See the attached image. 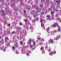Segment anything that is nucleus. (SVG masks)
Segmentation results:
<instances>
[{"label": "nucleus", "mask_w": 61, "mask_h": 61, "mask_svg": "<svg viewBox=\"0 0 61 61\" xmlns=\"http://www.w3.org/2000/svg\"><path fill=\"white\" fill-rule=\"evenodd\" d=\"M56 26H57L58 27V29L57 30L58 31V32H60L61 31V30H60V27L58 25V24H57V23H55L53 25V27H55Z\"/></svg>", "instance_id": "obj_1"}, {"label": "nucleus", "mask_w": 61, "mask_h": 61, "mask_svg": "<svg viewBox=\"0 0 61 61\" xmlns=\"http://www.w3.org/2000/svg\"><path fill=\"white\" fill-rule=\"evenodd\" d=\"M33 41V40L30 39L29 41L28 42V44L30 45V44H31V42H32V41Z\"/></svg>", "instance_id": "obj_2"}, {"label": "nucleus", "mask_w": 61, "mask_h": 61, "mask_svg": "<svg viewBox=\"0 0 61 61\" xmlns=\"http://www.w3.org/2000/svg\"><path fill=\"white\" fill-rule=\"evenodd\" d=\"M49 30H50V28L48 27V28H47L46 30V31H47V32L48 33H50V32L49 31Z\"/></svg>", "instance_id": "obj_3"}, {"label": "nucleus", "mask_w": 61, "mask_h": 61, "mask_svg": "<svg viewBox=\"0 0 61 61\" xmlns=\"http://www.w3.org/2000/svg\"><path fill=\"white\" fill-rule=\"evenodd\" d=\"M60 37L59 36H58L56 38H54V39L55 40H57V39H58Z\"/></svg>", "instance_id": "obj_4"}, {"label": "nucleus", "mask_w": 61, "mask_h": 61, "mask_svg": "<svg viewBox=\"0 0 61 61\" xmlns=\"http://www.w3.org/2000/svg\"><path fill=\"white\" fill-rule=\"evenodd\" d=\"M50 41V43H54V41H53V40L52 39H51Z\"/></svg>", "instance_id": "obj_5"}, {"label": "nucleus", "mask_w": 61, "mask_h": 61, "mask_svg": "<svg viewBox=\"0 0 61 61\" xmlns=\"http://www.w3.org/2000/svg\"><path fill=\"white\" fill-rule=\"evenodd\" d=\"M45 20H42V19H41V23H42L43 22H45Z\"/></svg>", "instance_id": "obj_6"}, {"label": "nucleus", "mask_w": 61, "mask_h": 61, "mask_svg": "<svg viewBox=\"0 0 61 61\" xmlns=\"http://www.w3.org/2000/svg\"><path fill=\"white\" fill-rule=\"evenodd\" d=\"M57 31L56 30H54V31H51V33L52 34H53L54 32H56Z\"/></svg>", "instance_id": "obj_7"}, {"label": "nucleus", "mask_w": 61, "mask_h": 61, "mask_svg": "<svg viewBox=\"0 0 61 61\" xmlns=\"http://www.w3.org/2000/svg\"><path fill=\"white\" fill-rule=\"evenodd\" d=\"M2 49L4 52L6 51V50L5 49L4 50V47H3L2 49Z\"/></svg>", "instance_id": "obj_8"}, {"label": "nucleus", "mask_w": 61, "mask_h": 61, "mask_svg": "<svg viewBox=\"0 0 61 61\" xmlns=\"http://www.w3.org/2000/svg\"><path fill=\"white\" fill-rule=\"evenodd\" d=\"M49 55H50L51 56H52V55H53V52H50L49 53Z\"/></svg>", "instance_id": "obj_9"}, {"label": "nucleus", "mask_w": 61, "mask_h": 61, "mask_svg": "<svg viewBox=\"0 0 61 61\" xmlns=\"http://www.w3.org/2000/svg\"><path fill=\"white\" fill-rule=\"evenodd\" d=\"M5 40H8V38L7 37H6L5 38Z\"/></svg>", "instance_id": "obj_10"}, {"label": "nucleus", "mask_w": 61, "mask_h": 61, "mask_svg": "<svg viewBox=\"0 0 61 61\" xmlns=\"http://www.w3.org/2000/svg\"><path fill=\"white\" fill-rule=\"evenodd\" d=\"M41 26L43 27L44 26V24H42L41 23Z\"/></svg>", "instance_id": "obj_11"}, {"label": "nucleus", "mask_w": 61, "mask_h": 61, "mask_svg": "<svg viewBox=\"0 0 61 61\" xmlns=\"http://www.w3.org/2000/svg\"><path fill=\"white\" fill-rule=\"evenodd\" d=\"M47 17L48 19H49L50 17V15H48L47 16Z\"/></svg>", "instance_id": "obj_12"}, {"label": "nucleus", "mask_w": 61, "mask_h": 61, "mask_svg": "<svg viewBox=\"0 0 61 61\" xmlns=\"http://www.w3.org/2000/svg\"><path fill=\"white\" fill-rule=\"evenodd\" d=\"M12 49L13 51H15V48L14 47H13Z\"/></svg>", "instance_id": "obj_13"}, {"label": "nucleus", "mask_w": 61, "mask_h": 61, "mask_svg": "<svg viewBox=\"0 0 61 61\" xmlns=\"http://www.w3.org/2000/svg\"><path fill=\"white\" fill-rule=\"evenodd\" d=\"M51 15H53L54 14V11H53L52 12L51 11Z\"/></svg>", "instance_id": "obj_14"}, {"label": "nucleus", "mask_w": 61, "mask_h": 61, "mask_svg": "<svg viewBox=\"0 0 61 61\" xmlns=\"http://www.w3.org/2000/svg\"><path fill=\"white\" fill-rule=\"evenodd\" d=\"M56 2L57 3V4H59V3H60V1H56Z\"/></svg>", "instance_id": "obj_15"}, {"label": "nucleus", "mask_w": 61, "mask_h": 61, "mask_svg": "<svg viewBox=\"0 0 61 61\" xmlns=\"http://www.w3.org/2000/svg\"><path fill=\"white\" fill-rule=\"evenodd\" d=\"M43 49L44 48H43V47H42L41 48V50H43Z\"/></svg>", "instance_id": "obj_16"}, {"label": "nucleus", "mask_w": 61, "mask_h": 61, "mask_svg": "<svg viewBox=\"0 0 61 61\" xmlns=\"http://www.w3.org/2000/svg\"><path fill=\"white\" fill-rule=\"evenodd\" d=\"M48 47H47V46H45V48L46 49H47V48Z\"/></svg>", "instance_id": "obj_17"}, {"label": "nucleus", "mask_w": 61, "mask_h": 61, "mask_svg": "<svg viewBox=\"0 0 61 61\" xmlns=\"http://www.w3.org/2000/svg\"><path fill=\"white\" fill-rule=\"evenodd\" d=\"M23 43V42H22L21 41L20 42V44H22Z\"/></svg>", "instance_id": "obj_18"}, {"label": "nucleus", "mask_w": 61, "mask_h": 61, "mask_svg": "<svg viewBox=\"0 0 61 61\" xmlns=\"http://www.w3.org/2000/svg\"><path fill=\"white\" fill-rule=\"evenodd\" d=\"M36 44V43L34 41L33 42V45H35Z\"/></svg>", "instance_id": "obj_19"}, {"label": "nucleus", "mask_w": 61, "mask_h": 61, "mask_svg": "<svg viewBox=\"0 0 61 61\" xmlns=\"http://www.w3.org/2000/svg\"><path fill=\"white\" fill-rule=\"evenodd\" d=\"M24 20L25 22H26V21H27V19H26V20Z\"/></svg>", "instance_id": "obj_20"}, {"label": "nucleus", "mask_w": 61, "mask_h": 61, "mask_svg": "<svg viewBox=\"0 0 61 61\" xmlns=\"http://www.w3.org/2000/svg\"><path fill=\"white\" fill-rule=\"evenodd\" d=\"M38 39H39H39H41V38L39 37H38L37 38Z\"/></svg>", "instance_id": "obj_21"}, {"label": "nucleus", "mask_w": 61, "mask_h": 61, "mask_svg": "<svg viewBox=\"0 0 61 61\" xmlns=\"http://www.w3.org/2000/svg\"><path fill=\"white\" fill-rule=\"evenodd\" d=\"M42 41H45V40H44V39H42Z\"/></svg>", "instance_id": "obj_22"}, {"label": "nucleus", "mask_w": 61, "mask_h": 61, "mask_svg": "<svg viewBox=\"0 0 61 61\" xmlns=\"http://www.w3.org/2000/svg\"><path fill=\"white\" fill-rule=\"evenodd\" d=\"M56 53V51L53 52V53L54 54H55Z\"/></svg>", "instance_id": "obj_23"}, {"label": "nucleus", "mask_w": 61, "mask_h": 61, "mask_svg": "<svg viewBox=\"0 0 61 61\" xmlns=\"http://www.w3.org/2000/svg\"><path fill=\"white\" fill-rule=\"evenodd\" d=\"M19 24L20 25H22V23H20Z\"/></svg>", "instance_id": "obj_24"}, {"label": "nucleus", "mask_w": 61, "mask_h": 61, "mask_svg": "<svg viewBox=\"0 0 61 61\" xmlns=\"http://www.w3.org/2000/svg\"><path fill=\"white\" fill-rule=\"evenodd\" d=\"M8 26H10V24H9L8 25Z\"/></svg>", "instance_id": "obj_25"}, {"label": "nucleus", "mask_w": 61, "mask_h": 61, "mask_svg": "<svg viewBox=\"0 0 61 61\" xmlns=\"http://www.w3.org/2000/svg\"><path fill=\"white\" fill-rule=\"evenodd\" d=\"M15 33V31H14L13 32H12L11 33V34H14V33Z\"/></svg>", "instance_id": "obj_26"}, {"label": "nucleus", "mask_w": 61, "mask_h": 61, "mask_svg": "<svg viewBox=\"0 0 61 61\" xmlns=\"http://www.w3.org/2000/svg\"><path fill=\"white\" fill-rule=\"evenodd\" d=\"M40 7H42L43 6V5H40Z\"/></svg>", "instance_id": "obj_27"}, {"label": "nucleus", "mask_w": 61, "mask_h": 61, "mask_svg": "<svg viewBox=\"0 0 61 61\" xmlns=\"http://www.w3.org/2000/svg\"><path fill=\"white\" fill-rule=\"evenodd\" d=\"M33 22V23H34L35 21V20H33V21H32Z\"/></svg>", "instance_id": "obj_28"}, {"label": "nucleus", "mask_w": 61, "mask_h": 61, "mask_svg": "<svg viewBox=\"0 0 61 61\" xmlns=\"http://www.w3.org/2000/svg\"><path fill=\"white\" fill-rule=\"evenodd\" d=\"M57 19L58 20H60V19L59 18H57Z\"/></svg>", "instance_id": "obj_29"}, {"label": "nucleus", "mask_w": 61, "mask_h": 61, "mask_svg": "<svg viewBox=\"0 0 61 61\" xmlns=\"http://www.w3.org/2000/svg\"><path fill=\"white\" fill-rule=\"evenodd\" d=\"M42 53H43V54H44L45 53V52L44 51H42Z\"/></svg>", "instance_id": "obj_30"}, {"label": "nucleus", "mask_w": 61, "mask_h": 61, "mask_svg": "<svg viewBox=\"0 0 61 61\" xmlns=\"http://www.w3.org/2000/svg\"><path fill=\"white\" fill-rule=\"evenodd\" d=\"M16 54H18V51H17L16 52Z\"/></svg>", "instance_id": "obj_31"}, {"label": "nucleus", "mask_w": 61, "mask_h": 61, "mask_svg": "<svg viewBox=\"0 0 61 61\" xmlns=\"http://www.w3.org/2000/svg\"><path fill=\"white\" fill-rule=\"evenodd\" d=\"M38 19H39L38 18H37L36 20H38Z\"/></svg>", "instance_id": "obj_32"}, {"label": "nucleus", "mask_w": 61, "mask_h": 61, "mask_svg": "<svg viewBox=\"0 0 61 61\" xmlns=\"http://www.w3.org/2000/svg\"><path fill=\"white\" fill-rule=\"evenodd\" d=\"M48 51H49V52H50V51H51V50H48Z\"/></svg>", "instance_id": "obj_33"}, {"label": "nucleus", "mask_w": 61, "mask_h": 61, "mask_svg": "<svg viewBox=\"0 0 61 61\" xmlns=\"http://www.w3.org/2000/svg\"><path fill=\"white\" fill-rule=\"evenodd\" d=\"M27 56H29V54H28V53L27 54Z\"/></svg>", "instance_id": "obj_34"}, {"label": "nucleus", "mask_w": 61, "mask_h": 61, "mask_svg": "<svg viewBox=\"0 0 61 61\" xmlns=\"http://www.w3.org/2000/svg\"><path fill=\"white\" fill-rule=\"evenodd\" d=\"M24 12L25 13L26 12V11L25 10H24Z\"/></svg>", "instance_id": "obj_35"}, {"label": "nucleus", "mask_w": 61, "mask_h": 61, "mask_svg": "<svg viewBox=\"0 0 61 61\" xmlns=\"http://www.w3.org/2000/svg\"><path fill=\"white\" fill-rule=\"evenodd\" d=\"M44 12H42V13H41V14H42V15H43V14H44Z\"/></svg>", "instance_id": "obj_36"}, {"label": "nucleus", "mask_w": 61, "mask_h": 61, "mask_svg": "<svg viewBox=\"0 0 61 61\" xmlns=\"http://www.w3.org/2000/svg\"><path fill=\"white\" fill-rule=\"evenodd\" d=\"M31 47H33V46H32V45H31Z\"/></svg>", "instance_id": "obj_37"}, {"label": "nucleus", "mask_w": 61, "mask_h": 61, "mask_svg": "<svg viewBox=\"0 0 61 61\" xmlns=\"http://www.w3.org/2000/svg\"><path fill=\"white\" fill-rule=\"evenodd\" d=\"M16 46H17H17H18V45H16Z\"/></svg>", "instance_id": "obj_38"}, {"label": "nucleus", "mask_w": 61, "mask_h": 61, "mask_svg": "<svg viewBox=\"0 0 61 61\" xmlns=\"http://www.w3.org/2000/svg\"><path fill=\"white\" fill-rule=\"evenodd\" d=\"M49 10H50V8H49Z\"/></svg>", "instance_id": "obj_39"}, {"label": "nucleus", "mask_w": 61, "mask_h": 61, "mask_svg": "<svg viewBox=\"0 0 61 61\" xmlns=\"http://www.w3.org/2000/svg\"><path fill=\"white\" fill-rule=\"evenodd\" d=\"M60 22H61V20H60Z\"/></svg>", "instance_id": "obj_40"}, {"label": "nucleus", "mask_w": 61, "mask_h": 61, "mask_svg": "<svg viewBox=\"0 0 61 61\" xmlns=\"http://www.w3.org/2000/svg\"><path fill=\"white\" fill-rule=\"evenodd\" d=\"M34 17H36V16H35V15H34Z\"/></svg>", "instance_id": "obj_41"}, {"label": "nucleus", "mask_w": 61, "mask_h": 61, "mask_svg": "<svg viewBox=\"0 0 61 61\" xmlns=\"http://www.w3.org/2000/svg\"><path fill=\"white\" fill-rule=\"evenodd\" d=\"M57 15H56V16H57Z\"/></svg>", "instance_id": "obj_42"}, {"label": "nucleus", "mask_w": 61, "mask_h": 61, "mask_svg": "<svg viewBox=\"0 0 61 61\" xmlns=\"http://www.w3.org/2000/svg\"><path fill=\"white\" fill-rule=\"evenodd\" d=\"M52 16H54V15H52Z\"/></svg>", "instance_id": "obj_43"}, {"label": "nucleus", "mask_w": 61, "mask_h": 61, "mask_svg": "<svg viewBox=\"0 0 61 61\" xmlns=\"http://www.w3.org/2000/svg\"><path fill=\"white\" fill-rule=\"evenodd\" d=\"M43 29H45V28H43Z\"/></svg>", "instance_id": "obj_44"}, {"label": "nucleus", "mask_w": 61, "mask_h": 61, "mask_svg": "<svg viewBox=\"0 0 61 61\" xmlns=\"http://www.w3.org/2000/svg\"><path fill=\"white\" fill-rule=\"evenodd\" d=\"M19 27H18V28H19Z\"/></svg>", "instance_id": "obj_45"}, {"label": "nucleus", "mask_w": 61, "mask_h": 61, "mask_svg": "<svg viewBox=\"0 0 61 61\" xmlns=\"http://www.w3.org/2000/svg\"><path fill=\"white\" fill-rule=\"evenodd\" d=\"M60 12H61V10L60 11Z\"/></svg>", "instance_id": "obj_46"}, {"label": "nucleus", "mask_w": 61, "mask_h": 61, "mask_svg": "<svg viewBox=\"0 0 61 61\" xmlns=\"http://www.w3.org/2000/svg\"><path fill=\"white\" fill-rule=\"evenodd\" d=\"M0 38H1V36L0 37Z\"/></svg>", "instance_id": "obj_47"}, {"label": "nucleus", "mask_w": 61, "mask_h": 61, "mask_svg": "<svg viewBox=\"0 0 61 61\" xmlns=\"http://www.w3.org/2000/svg\"><path fill=\"white\" fill-rule=\"evenodd\" d=\"M58 11V10H57V11Z\"/></svg>", "instance_id": "obj_48"}, {"label": "nucleus", "mask_w": 61, "mask_h": 61, "mask_svg": "<svg viewBox=\"0 0 61 61\" xmlns=\"http://www.w3.org/2000/svg\"><path fill=\"white\" fill-rule=\"evenodd\" d=\"M31 25V24H30V25Z\"/></svg>", "instance_id": "obj_49"}, {"label": "nucleus", "mask_w": 61, "mask_h": 61, "mask_svg": "<svg viewBox=\"0 0 61 61\" xmlns=\"http://www.w3.org/2000/svg\"><path fill=\"white\" fill-rule=\"evenodd\" d=\"M18 37H17V38H18Z\"/></svg>", "instance_id": "obj_50"}, {"label": "nucleus", "mask_w": 61, "mask_h": 61, "mask_svg": "<svg viewBox=\"0 0 61 61\" xmlns=\"http://www.w3.org/2000/svg\"><path fill=\"white\" fill-rule=\"evenodd\" d=\"M41 2H42V0L41 1Z\"/></svg>", "instance_id": "obj_51"}, {"label": "nucleus", "mask_w": 61, "mask_h": 61, "mask_svg": "<svg viewBox=\"0 0 61 61\" xmlns=\"http://www.w3.org/2000/svg\"><path fill=\"white\" fill-rule=\"evenodd\" d=\"M51 7H52V6H51Z\"/></svg>", "instance_id": "obj_52"}]
</instances>
